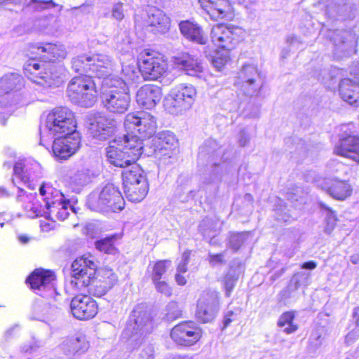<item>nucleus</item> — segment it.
Masks as SVG:
<instances>
[{"mask_svg": "<svg viewBox=\"0 0 359 359\" xmlns=\"http://www.w3.org/2000/svg\"><path fill=\"white\" fill-rule=\"evenodd\" d=\"M144 143L130 134L116 137L105 149L109 162L116 167L126 168L135 163L144 152Z\"/></svg>", "mask_w": 359, "mask_h": 359, "instance_id": "f257e3e1", "label": "nucleus"}, {"mask_svg": "<svg viewBox=\"0 0 359 359\" xmlns=\"http://www.w3.org/2000/svg\"><path fill=\"white\" fill-rule=\"evenodd\" d=\"M100 100L102 107L109 113L124 114L130 103L126 81L118 76L106 78L102 81Z\"/></svg>", "mask_w": 359, "mask_h": 359, "instance_id": "f03ea898", "label": "nucleus"}, {"mask_svg": "<svg viewBox=\"0 0 359 359\" xmlns=\"http://www.w3.org/2000/svg\"><path fill=\"white\" fill-rule=\"evenodd\" d=\"M151 315L144 304L137 305L130 315L122 336L126 339L132 348H137L144 341L146 336L152 332Z\"/></svg>", "mask_w": 359, "mask_h": 359, "instance_id": "7ed1b4c3", "label": "nucleus"}, {"mask_svg": "<svg viewBox=\"0 0 359 359\" xmlns=\"http://www.w3.org/2000/svg\"><path fill=\"white\" fill-rule=\"evenodd\" d=\"M73 112L67 107H56L48 113L45 123L40 127V144H43V138L48 136H60L70 133H79Z\"/></svg>", "mask_w": 359, "mask_h": 359, "instance_id": "20e7f679", "label": "nucleus"}, {"mask_svg": "<svg viewBox=\"0 0 359 359\" xmlns=\"http://www.w3.org/2000/svg\"><path fill=\"white\" fill-rule=\"evenodd\" d=\"M86 204L93 211L109 213L123 210L125 201L119 189L114 184L108 183L100 191L92 192Z\"/></svg>", "mask_w": 359, "mask_h": 359, "instance_id": "39448f33", "label": "nucleus"}, {"mask_svg": "<svg viewBox=\"0 0 359 359\" xmlns=\"http://www.w3.org/2000/svg\"><path fill=\"white\" fill-rule=\"evenodd\" d=\"M67 95L74 104L91 107L97 100V90L92 76L81 75L72 78L68 83Z\"/></svg>", "mask_w": 359, "mask_h": 359, "instance_id": "423d86ee", "label": "nucleus"}, {"mask_svg": "<svg viewBox=\"0 0 359 359\" xmlns=\"http://www.w3.org/2000/svg\"><path fill=\"white\" fill-rule=\"evenodd\" d=\"M86 127L94 139L104 141L115 135L118 130V122L111 115L95 112L87 116Z\"/></svg>", "mask_w": 359, "mask_h": 359, "instance_id": "0eeeda50", "label": "nucleus"}, {"mask_svg": "<svg viewBox=\"0 0 359 359\" xmlns=\"http://www.w3.org/2000/svg\"><path fill=\"white\" fill-rule=\"evenodd\" d=\"M196 90L192 85L181 83L173 88L165 100L164 105L171 114L189 109L194 103Z\"/></svg>", "mask_w": 359, "mask_h": 359, "instance_id": "6e6552de", "label": "nucleus"}, {"mask_svg": "<svg viewBox=\"0 0 359 359\" xmlns=\"http://www.w3.org/2000/svg\"><path fill=\"white\" fill-rule=\"evenodd\" d=\"M126 129L131 133H137L140 136L135 135L143 143L144 138L151 137L156 132V118L147 111H137L127 114L124 121Z\"/></svg>", "mask_w": 359, "mask_h": 359, "instance_id": "1a4fd4ad", "label": "nucleus"}, {"mask_svg": "<svg viewBox=\"0 0 359 359\" xmlns=\"http://www.w3.org/2000/svg\"><path fill=\"white\" fill-rule=\"evenodd\" d=\"M39 167L36 162H28L27 161H20L16 162L13 166L14 178L12 182L15 186L18 188V192L16 196V201L25 203L31 201L34 197L32 194H27L18 183L22 182L26 187L31 189H34L30 178L32 176V170L37 169Z\"/></svg>", "mask_w": 359, "mask_h": 359, "instance_id": "9d476101", "label": "nucleus"}, {"mask_svg": "<svg viewBox=\"0 0 359 359\" xmlns=\"http://www.w3.org/2000/svg\"><path fill=\"white\" fill-rule=\"evenodd\" d=\"M96 268L97 265L92 259L83 257L76 259L72 264V287L82 290L90 285Z\"/></svg>", "mask_w": 359, "mask_h": 359, "instance_id": "9b49d317", "label": "nucleus"}, {"mask_svg": "<svg viewBox=\"0 0 359 359\" xmlns=\"http://www.w3.org/2000/svg\"><path fill=\"white\" fill-rule=\"evenodd\" d=\"M138 66L140 72L146 80H156L167 69V64L159 53L149 50L140 55Z\"/></svg>", "mask_w": 359, "mask_h": 359, "instance_id": "f8f14e48", "label": "nucleus"}, {"mask_svg": "<svg viewBox=\"0 0 359 359\" xmlns=\"http://www.w3.org/2000/svg\"><path fill=\"white\" fill-rule=\"evenodd\" d=\"M234 84L248 96L257 95L262 88L259 72L257 68L250 64H245L238 73Z\"/></svg>", "mask_w": 359, "mask_h": 359, "instance_id": "ddd939ff", "label": "nucleus"}, {"mask_svg": "<svg viewBox=\"0 0 359 359\" xmlns=\"http://www.w3.org/2000/svg\"><path fill=\"white\" fill-rule=\"evenodd\" d=\"M219 310V296L216 291H203L198 300L196 316L201 323L211 322Z\"/></svg>", "mask_w": 359, "mask_h": 359, "instance_id": "4468645a", "label": "nucleus"}, {"mask_svg": "<svg viewBox=\"0 0 359 359\" xmlns=\"http://www.w3.org/2000/svg\"><path fill=\"white\" fill-rule=\"evenodd\" d=\"M238 27H229L224 24H218L212 27L210 37L212 43L219 48L229 50L240 41Z\"/></svg>", "mask_w": 359, "mask_h": 359, "instance_id": "2eb2a0df", "label": "nucleus"}, {"mask_svg": "<svg viewBox=\"0 0 359 359\" xmlns=\"http://www.w3.org/2000/svg\"><path fill=\"white\" fill-rule=\"evenodd\" d=\"M201 336V329L192 321L181 323L175 325L170 332L172 340L176 344L185 346L196 344Z\"/></svg>", "mask_w": 359, "mask_h": 359, "instance_id": "dca6fc26", "label": "nucleus"}, {"mask_svg": "<svg viewBox=\"0 0 359 359\" xmlns=\"http://www.w3.org/2000/svg\"><path fill=\"white\" fill-rule=\"evenodd\" d=\"M80 143L79 133H70L57 136L52 144L53 154L57 159H67L76 151Z\"/></svg>", "mask_w": 359, "mask_h": 359, "instance_id": "f3484780", "label": "nucleus"}, {"mask_svg": "<svg viewBox=\"0 0 359 359\" xmlns=\"http://www.w3.org/2000/svg\"><path fill=\"white\" fill-rule=\"evenodd\" d=\"M330 37L334 46V55L337 59L355 53L358 38L351 31L335 30L332 32Z\"/></svg>", "mask_w": 359, "mask_h": 359, "instance_id": "a211bd4d", "label": "nucleus"}, {"mask_svg": "<svg viewBox=\"0 0 359 359\" xmlns=\"http://www.w3.org/2000/svg\"><path fill=\"white\" fill-rule=\"evenodd\" d=\"M177 140L174 134L170 131L159 133L152 140L153 151L147 154L148 156L153 154L155 158L166 163L167 159L172 158L177 147Z\"/></svg>", "mask_w": 359, "mask_h": 359, "instance_id": "6ab92c4d", "label": "nucleus"}, {"mask_svg": "<svg viewBox=\"0 0 359 359\" xmlns=\"http://www.w3.org/2000/svg\"><path fill=\"white\" fill-rule=\"evenodd\" d=\"M72 315L77 319L85 320L94 318L98 311L97 302L88 295H77L70 303Z\"/></svg>", "mask_w": 359, "mask_h": 359, "instance_id": "aec40b11", "label": "nucleus"}, {"mask_svg": "<svg viewBox=\"0 0 359 359\" xmlns=\"http://www.w3.org/2000/svg\"><path fill=\"white\" fill-rule=\"evenodd\" d=\"M201 7L211 19L231 20L233 18V9L226 0H198Z\"/></svg>", "mask_w": 359, "mask_h": 359, "instance_id": "412c9836", "label": "nucleus"}, {"mask_svg": "<svg viewBox=\"0 0 359 359\" xmlns=\"http://www.w3.org/2000/svg\"><path fill=\"white\" fill-rule=\"evenodd\" d=\"M55 276L53 271L36 269L27 278V282L36 294L43 297L45 295L40 293V292L43 290H48L51 294L53 293L54 290L51 283L55 280Z\"/></svg>", "mask_w": 359, "mask_h": 359, "instance_id": "4be33fe9", "label": "nucleus"}, {"mask_svg": "<svg viewBox=\"0 0 359 359\" xmlns=\"http://www.w3.org/2000/svg\"><path fill=\"white\" fill-rule=\"evenodd\" d=\"M114 62L113 59L104 54H97L91 56L89 63V76L98 78L114 77L111 73L114 69Z\"/></svg>", "mask_w": 359, "mask_h": 359, "instance_id": "5701e85b", "label": "nucleus"}, {"mask_svg": "<svg viewBox=\"0 0 359 359\" xmlns=\"http://www.w3.org/2000/svg\"><path fill=\"white\" fill-rule=\"evenodd\" d=\"M316 182H317L316 180ZM318 187H320L323 190H325L332 198L339 201L345 200L352 193L350 184L337 179H325L322 182L318 180Z\"/></svg>", "mask_w": 359, "mask_h": 359, "instance_id": "b1692460", "label": "nucleus"}, {"mask_svg": "<svg viewBox=\"0 0 359 359\" xmlns=\"http://www.w3.org/2000/svg\"><path fill=\"white\" fill-rule=\"evenodd\" d=\"M172 62L176 68L192 76H196L203 72L201 60L188 53H180L173 56Z\"/></svg>", "mask_w": 359, "mask_h": 359, "instance_id": "393cba45", "label": "nucleus"}, {"mask_svg": "<svg viewBox=\"0 0 359 359\" xmlns=\"http://www.w3.org/2000/svg\"><path fill=\"white\" fill-rule=\"evenodd\" d=\"M161 97V88L153 84L144 85L136 94L137 104L148 109L154 108L160 102Z\"/></svg>", "mask_w": 359, "mask_h": 359, "instance_id": "a878e982", "label": "nucleus"}, {"mask_svg": "<svg viewBox=\"0 0 359 359\" xmlns=\"http://www.w3.org/2000/svg\"><path fill=\"white\" fill-rule=\"evenodd\" d=\"M181 34L188 41L193 43L205 45L208 42V36L203 28L195 21L182 20L178 25Z\"/></svg>", "mask_w": 359, "mask_h": 359, "instance_id": "bb28decb", "label": "nucleus"}, {"mask_svg": "<svg viewBox=\"0 0 359 359\" xmlns=\"http://www.w3.org/2000/svg\"><path fill=\"white\" fill-rule=\"evenodd\" d=\"M147 27L154 33L164 34L170 29V18L163 11L155 7L149 8L147 11L145 20Z\"/></svg>", "mask_w": 359, "mask_h": 359, "instance_id": "cd10ccee", "label": "nucleus"}, {"mask_svg": "<svg viewBox=\"0 0 359 359\" xmlns=\"http://www.w3.org/2000/svg\"><path fill=\"white\" fill-rule=\"evenodd\" d=\"M339 92L344 101L354 107H359V76L354 79H341L339 85Z\"/></svg>", "mask_w": 359, "mask_h": 359, "instance_id": "c85d7f7f", "label": "nucleus"}, {"mask_svg": "<svg viewBox=\"0 0 359 359\" xmlns=\"http://www.w3.org/2000/svg\"><path fill=\"white\" fill-rule=\"evenodd\" d=\"M44 72L40 76H36V79H33V81L41 84L46 85L48 87H58L64 81V69L60 65L55 64H49Z\"/></svg>", "mask_w": 359, "mask_h": 359, "instance_id": "c756f323", "label": "nucleus"}, {"mask_svg": "<svg viewBox=\"0 0 359 359\" xmlns=\"http://www.w3.org/2000/svg\"><path fill=\"white\" fill-rule=\"evenodd\" d=\"M105 279L102 281L101 280H96L92 279L88 287V292L95 297H102L117 282V276L113 273L111 269L104 270Z\"/></svg>", "mask_w": 359, "mask_h": 359, "instance_id": "7c9ffc66", "label": "nucleus"}, {"mask_svg": "<svg viewBox=\"0 0 359 359\" xmlns=\"http://www.w3.org/2000/svg\"><path fill=\"white\" fill-rule=\"evenodd\" d=\"M39 194L45 202L47 212L60 206L67 200L63 194L48 184H43L40 186Z\"/></svg>", "mask_w": 359, "mask_h": 359, "instance_id": "2f4dec72", "label": "nucleus"}, {"mask_svg": "<svg viewBox=\"0 0 359 359\" xmlns=\"http://www.w3.org/2000/svg\"><path fill=\"white\" fill-rule=\"evenodd\" d=\"M244 266L238 260H234L231 265L227 273L225 275L223 284L226 291V295L229 297L233 290L239 276L243 272Z\"/></svg>", "mask_w": 359, "mask_h": 359, "instance_id": "473e14b6", "label": "nucleus"}, {"mask_svg": "<svg viewBox=\"0 0 359 359\" xmlns=\"http://www.w3.org/2000/svg\"><path fill=\"white\" fill-rule=\"evenodd\" d=\"M126 167L122 172L123 186L127 187L135 184H140L142 181H147L144 170L135 163Z\"/></svg>", "mask_w": 359, "mask_h": 359, "instance_id": "72a5a7b5", "label": "nucleus"}, {"mask_svg": "<svg viewBox=\"0 0 359 359\" xmlns=\"http://www.w3.org/2000/svg\"><path fill=\"white\" fill-rule=\"evenodd\" d=\"M127 198L132 202H140L146 196L149 184L147 181H142L140 184H135L130 186L123 187Z\"/></svg>", "mask_w": 359, "mask_h": 359, "instance_id": "f704fd0d", "label": "nucleus"}, {"mask_svg": "<svg viewBox=\"0 0 359 359\" xmlns=\"http://www.w3.org/2000/svg\"><path fill=\"white\" fill-rule=\"evenodd\" d=\"M57 311V306H51L50 304L42 300H37L32 307V318L45 321L46 318L53 316Z\"/></svg>", "mask_w": 359, "mask_h": 359, "instance_id": "c9c22d12", "label": "nucleus"}, {"mask_svg": "<svg viewBox=\"0 0 359 359\" xmlns=\"http://www.w3.org/2000/svg\"><path fill=\"white\" fill-rule=\"evenodd\" d=\"M351 6L347 4H337L333 0H329L326 13L332 18L345 20L351 18Z\"/></svg>", "mask_w": 359, "mask_h": 359, "instance_id": "e433bc0d", "label": "nucleus"}, {"mask_svg": "<svg viewBox=\"0 0 359 359\" xmlns=\"http://www.w3.org/2000/svg\"><path fill=\"white\" fill-rule=\"evenodd\" d=\"M61 348L66 355H71L79 351L84 352L88 348V343L83 337H72L64 341Z\"/></svg>", "mask_w": 359, "mask_h": 359, "instance_id": "4c0bfd02", "label": "nucleus"}, {"mask_svg": "<svg viewBox=\"0 0 359 359\" xmlns=\"http://www.w3.org/2000/svg\"><path fill=\"white\" fill-rule=\"evenodd\" d=\"M22 77L17 73L6 74L0 79V90L6 93L19 90L22 86Z\"/></svg>", "mask_w": 359, "mask_h": 359, "instance_id": "58836bf2", "label": "nucleus"}, {"mask_svg": "<svg viewBox=\"0 0 359 359\" xmlns=\"http://www.w3.org/2000/svg\"><path fill=\"white\" fill-rule=\"evenodd\" d=\"M90 180L88 170L81 169L76 171L69 177V187L74 192L79 193L81 189L85 187Z\"/></svg>", "mask_w": 359, "mask_h": 359, "instance_id": "ea45409f", "label": "nucleus"}, {"mask_svg": "<svg viewBox=\"0 0 359 359\" xmlns=\"http://www.w3.org/2000/svg\"><path fill=\"white\" fill-rule=\"evenodd\" d=\"M257 96H248L242 93L243 107L241 111L245 116L257 117L259 115V104L257 102Z\"/></svg>", "mask_w": 359, "mask_h": 359, "instance_id": "a19ab883", "label": "nucleus"}, {"mask_svg": "<svg viewBox=\"0 0 359 359\" xmlns=\"http://www.w3.org/2000/svg\"><path fill=\"white\" fill-rule=\"evenodd\" d=\"M44 50L43 61L45 62H52L56 59L65 58L66 55V51L64 48L60 45L46 43L44 44Z\"/></svg>", "mask_w": 359, "mask_h": 359, "instance_id": "79ce46f5", "label": "nucleus"}, {"mask_svg": "<svg viewBox=\"0 0 359 359\" xmlns=\"http://www.w3.org/2000/svg\"><path fill=\"white\" fill-rule=\"evenodd\" d=\"M250 236V233L248 231H243L241 233H231L229 242L227 243L228 248L232 249L234 252L238 251L245 243Z\"/></svg>", "mask_w": 359, "mask_h": 359, "instance_id": "37998d69", "label": "nucleus"}, {"mask_svg": "<svg viewBox=\"0 0 359 359\" xmlns=\"http://www.w3.org/2000/svg\"><path fill=\"white\" fill-rule=\"evenodd\" d=\"M318 205L321 210L323 211V213L325 214L326 226L324 231L326 233L330 234L334 229L337 223L336 215L334 212L324 203L320 201L318 202Z\"/></svg>", "mask_w": 359, "mask_h": 359, "instance_id": "c03bdc74", "label": "nucleus"}, {"mask_svg": "<svg viewBox=\"0 0 359 359\" xmlns=\"http://www.w3.org/2000/svg\"><path fill=\"white\" fill-rule=\"evenodd\" d=\"M290 283L291 286H294L297 290L305 287L311 283V273L304 270L297 272L291 278Z\"/></svg>", "mask_w": 359, "mask_h": 359, "instance_id": "a18cd8bd", "label": "nucleus"}, {"mask_svg": "<svg viewBox=\"0 0 359 359\" xmlns=\"http://www.w3.org/2000/svg\"><path fill=\"white\" fill-rule=\"evenodd\" d=\"M116 239V235L101 238L95 242V247L100 252H104L107 254H114L116 252V248L114 247Z\"/></svg>", "mask_w": 359, "mask_h": 359, "instance_id": "49530a36", "label": "nucleus"}, {"mask_svg": "<svg viewBox=\"0 0 359 359\" xmlns=\"http://www.w3.org/2000/svg\"><path fill=\"white\" fill-rule=\"evenodd\" d=\"M294 318V314L291 312H285L283 313L279 318L278 325L280 327H284L283 332L287 334H291L297 330V325L293 324V320Z\"/></svg>", "mask_w": 359, "mask_h": 359, "instance_id": "de8ad7c7", "label": "nucleus"}, {"mask_svg": "<svg viewBox=\"0 0 359 359\" xmlns=\"http://www.w3.org/2000/svg\"><path fill=\"white\" fill-rule=\"evenodd\" d=\"M69 207H70L69 201L67 199L65 202H63L62 205H60V206L57 208L54 207V209H51L49 212H45V213L48 214V217L51 219L64 221L69 216Z\"/></svg>", "mask_w": 359, "mask_h": 359, "instance_id": "09e8293b", "label": "nucleus"}, {"mask_svg": "<svg viewBox=\"0 0 359 359\" xmlns=\"http://www.w3.org/2000/svg\"><path fill=\"white\" fill-rule=\"evenodd\" d=\"M274 212L276 219L279 222H290L292 217L289 212V210L285 205V202L278 198L274 208Z\"/></svg>", "mask_w": 359, "mask_h": 359, "instance_id": "8fccbe9b", "label": "nucleus"}, {"mask_svg": "<svg viewBox=\"0 0 359 359\" xmlns=\"http://www.w3.org/2000/svg\"><path fill=\"white\" fill-rule=\"evenodd\" d=\"M242 92L239 90L236 94L231 93L224 102V107L229 111H234L241 109L243 107Z\"/></svg>", "mask_w": 359, "mask_h": 359, "instance_id": "3c124183", "label": "nucleus"}, {"mask_svg": "<svg viewBox=\"0 0 359 359\" xmlns=\"http://www.w3.org/2000/svg\"><path fill=\"white\" fill-rule=\"evenodd\" d=\"M116 48L119 52L129 54L130 56L131 55L130 53L133 50L132 43L126 32H123L117 36Z\"/></svg>", "mask_w": 359, "mask_h": 359, "instance_id": "603ef678", "label": "nucleus"}, {"mask_svg": "<svg viewBox=\"0 0 359 359\" xmlns=\"http://www.w3.org/2000/svg\"><path fill=\"white\" fill-rule=\"evenodd\" d=\"M91 56L83 55L73 58L72 64V69L78 73L82 74L83 72L89 73V63Z\"/></svg>", "mask_w": 359, "mask_h": 359, "instance_id": "864d4df0", "label": "nucleus"}, {"mask_svg": "<svg viewBox=\"0 0 359 359\" xmlns=\"http://www.w3.org/2000/svg\"><path fill=\"white\" fill-rule=\"evenodd\" d=\"M199 230L203 236L204 239L209 241L210 244H215L213 241L217 236V230L212 227V222L208 219H203L199 226Z\"/></svg>", "mask_w": 359, "mask_h": 359, "instance_id": "5fc2aeb1", "label": "nucleus"}, {"mask_svg": "<svg viewBox=\"0 0 359 359\" xmlns=\"http://www.w3.org/2000/svg\"><path fill=\"white\" fill-rule=\"evenodd\" d=\"M170 264L171 262L167 259L156 262L153 266L151 273L152 281L161 280Z\"/></svg>", "mask_w": 359, "mask_h": 359, "instance_id": "6e6d98bb", "label": "nucleus"}, {"mask_svg": "<svg viewBox=\"0 0 359 359\" xmlns=\"http://www.w3.org/2000/svg\"><path fill=\"white\" fill-rule=\"evenodd\" d=\"M181 316L182 310L176 302H170L167 304L163 318L168 321H172Z\"/></svg>", "mask_w": 359, "mask_h": 359, "instance_id": "4d7b16f0", "label": "nucleus"}, {"mask_svg": "<svg viewBox=\"0 0 359 359\" xmlns=\"http://www.w3.org/2000/svg\"><path fill=\"white\" fill-rule=\"evenodd\" d=\"M297 290L294 286H291V283H289L288 285L285 289L282 290L277 295L278 303L286 305L290 299L294 297Z\"/></svg>", "mask_w": 359, "mask_h": 359, "instance_id": "13d9d810", "label": "nucleus"}, {"mask_svg": "<svg viewBox=\"0 0 359 359\" xmlns=\"http://www.w3.org/2000/svg\"><path fill=\"white\" fill-rule=\"evenodd\" d=\"M46 67H45L44 64L41 65L34 61L26 64L25 67V71L27 76H30V79L33 81V79H37L36 76H40L41 74H43V72H39V70L41 69H44V68Z\"/></svg>", "mask_w": 359, "mask_h": 359, "instance_id": "bf43d9fd", "label": "nucleus"}, {"mask_svg": "<svg viewBox=\"0 0 359 359\" xmlns=\"http://www.w3.org/2000/svg\"><path fill=\"white\" fill-rule=\"evenodd\" d=\"M44 51V44L32 43L29 45L27 55L33 60L39 58L43 61Z\"/></svg>", "mask_w": 359, "mask_h": 359, "instance_id": "052dcab7", "label": "nucleus"}, {"mask_svg": "<svg viewBox=\"0 0 359 359\" xmlns=\"http://www.w3.org/2000/svg\"><path fill=\"white\" fill-rule=\"evenodd\" d=\"M29 5L36 11H41L58 6L53 0H31Z\"/></svg>", "mask_w": 359, "mask_h": 359, "instance_id": "680f3d73", "label": "nucleus"}, {"mask_svg": "<svg viewBox=\"0 0 359 359\" xmlns=\"http://www.w3.org/2000/svg\"><path fill=\"white\" fill-rule=\"evenodd\" d=\"M217 143L215 140H208L205 144L200 148L201 153L206 152L208 154L219 156L222 154L219 149H217Z\"/></svg>", "mask_w": 359, "mask_h": 359, "instance_id": "e2e57ef3", "label": "nucleus"}, {"mask_svg": "<svg viewBox=\"0 0 359 359\" xmlns=\"http://www.w3.org/2000/svg\"><path fill=\"white\" fill-rule=\"evenodd\" d=\"M122 74L125 76L126 79H123L127 81H133L136 76V68L134 65H122Z\"/></svg>", "mask_w": 359, "mask_h": 359, "instance_id": "0e129e2a", "label": "nucleus"}, {"mask_svg": "<svg viewBox=\"0 0 359 359\" xmlns=\"http://www.w3.org/2000/svg\"><path fill=\"white\" fill-rule=\"evenodd\" d=\"M153 283L158 292H161L166 297L171 296L172 289L165 281L159 280L157 281H153Z\"/></svg>", "mask_w": 359, "mask_h": 359, "instance_id": "69168bd1", "label": "nucleus"}, {"mask_svg": "<svg viewBox=\"0 0 359 359\" xmlns=\"http://www.w3.org/2000/svg\"><path fill=\"white\" fill-rule=\"evenodd\" d=\"M111 17L118 21H121L124 18L125 14L122 3L115 4L112 6Z\"/></svg>", "mask_w": 359, "mask_h": 359, "instance_id": "338daca9", "label": "nucleus"}, {"mask_svg": "<svg viewBox=\"0 0 359 359\" xmlns=\"http://www.w3.org/2000/svg\"><path fill=\"white\" fill-rule=\"evenodd\" d=\"M190 255L191 252L190 251H185L182 255V259L180 262L179 263L177 271L178 273H185L187 271V265L189 263L190 260Z\"/></svg>", "mask_w": 359, "mask_h": 359, "instance_id": "774afa93", "label": "nucleus"}]
</instances>
